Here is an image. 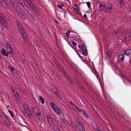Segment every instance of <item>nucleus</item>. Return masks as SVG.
I'll use <instances>...</instances> for the list:
<instances>
[{
    "instance_id": "obj_55",
    "label": "nucleus",
    "mask_w": 131,
    "mask_h": 131,
    "mask_svg": "<svg viewBox=\"0 0 131 131\" xmlns=\"http://www.w3.org/2000/svg\"><path fill=\"white\" fill-rule=\"evenodd\" d=\"M67 78L68 80L69 81H70V80H71L70 78L67 75Z\"/></svg>"
},
{
    "instance_id": "obj_13",
    "label": "nucleus",
    "mask_w": 131,
    "mask_h": 131,
    "mask_svg": "<svg viewBox=\"0 0 131 131\" xmlns=\"http://www.w3.org/2000/svg\"><path fill=\"white\" fill-rule=\"evenodd\" d=\"M10 3L12 4V6L14 7V8H15V5H17V2L15 1V0H12Z\"/></svg>"
},
{
    "instance_id": "obj_45",
    "label": "nucleus",
    "mask_w": 131,
    "mask_h": 131,
    "mask_svg": "<svg viewBox=\"0 0 131 131\" xmlns=\"http://www.w3.org/2000/svg\"><path fill=\"white\" fill-rule=\"evenodd\" d=\"M22 104L23 106L25 108H27V107H28L27 105L26 104H25V103H23Z\"/></svg>"
},
{
    "instance_id": "obj_47",
    "label": "nucleus",
    "mask_w": 131,
    "mask_h": 131,
    "mask_svg": "<svg viewBox=\"0 0 131 131\" xmlns=\"http://www.w3.org/2000/svg\"><path fill=\"white\" fill-rule=\"evenodd\" d=\"M1 115L0 114V118H2L3 117V111H1Z\"/></svg>"
},
{
    "instance_id": "obj_33",
    "label": "nucleus",
    "mask_w": 131,
    "mask_h": 131,
    "mask_svg": "<svg viewBox=\"0 0 131 131\" xmlns=\"http://www.w3.org/2000/svg\"><path fill=\"white\" fill-rule=\"evenodd\" d=\"M24 6H23V7L24 8L26 9L27 10H28L30 8L27 6L25 4H24Z\"/></svg>"
},
{
    "instance_id": "obj_37",
    "label": "nucleus",
    "mask_w": 131,
    "mask_h": 131,
    "mask_svg": "<svg viewBox=\"0 0 131 131\" xmlns=\"http://www.w3.org/2000/svg\"><path fill=\"white\" fill-rule=\"evenodd\" d=\"M0 22L1 23L3 24H4L5 23H6V22H7V21L6 20L5 18V19H4L3 20H1L0 21Z\"/></svg>"
},
{
    "instance_id": "obj_24",
    "label": "nucleus",
    "mask_w": 131,
    "mask_h": 131,
    "mask_svg": "<svg viewBox=\"0 0 131 131\" xmlns=\"http://www.w3.org/2000/svg\"><path fill=\"white\" fill-rule=\"evenodd\" d=\"M17 13H18L19 15L21 17L23 16V15H24V13L22 11V9L21 10V11L20 10V11H19L18 12H17Z\"/></svg>"
},
{
    "instance_id": "obj_53",
    "label": "nucleus",
    "mask_w": 131,
    "mask_h": 131,
    "mask_svg": "<svg viewBox=\"0 0 131 131\" xmlns=\"http://www.w3.org/2000/svg\"><path fill=\"white\" fill-rule=\"evenodd\" d=\"M112 25L111 24H110L109 25V26H108V29H111L112 27Z\"/></svg>"
},
{
    "instance_id": "obj_54",
    "label": "nucleus",
    "mask_w": 131,
    "mask_h": 131,
    "mask_svg": "<svg viewBox=\"0 0 131 131\" xmlns=\"http://www.w3.org/2000/svg\"><path fill=\"white\" fill-rule=\"evenodd\" d=\"M77 83L78 86L79 88H80L81 85L79 82H77Z\"/></svg>"
},
{
    "instance_id": "obj_40",
    "label": "nucleus",
    "mask_w": 131,
    "mask_h": 131,
    "mask_svg": "<svg viewBox=\"0 0 131 131\" xmlns=\"http://www.w3.org/2000/svg\"><path fill=\"white\" fill-rule=\"evenodd\" d=\"M88 6V7L89 8L91 7V3L90 2H86Z\"/></svg>"
},
{
    "instance_id": "obj_39",
    "label": "nucleus",
    "mask_w": 131,
    "mask_h": 131,
    "mask_svg": "<svg viewBox=\"0 0 131 131\" xmlns=\"http://www.w3.org/2000/svg\"><path fill=\"white\" fill-rule=\"evenodd\" d=\"M79 8V7L78 5H75L74 6V8L75 9L78 10V8Z\"/></svg>"
},
{
    "instance_id": "obj_16",
    "label": "nucleus",
    "mask_w": 131,
    "mask_h": 131,
    "mask_svg": "<svg viewBox=\"0 0 131 131\" xmlns=\"http://www.w3.org/2000/svg\"><path fill=\"white\" fill-rule=\"evenodd\" d=\"M4 124L8 126H10V123L9 120L8 119H5Z\"/></svg>"
},
{
    "instance_id": "obj_29",
    "label": "nucleus",
    "mask_w": 131,
    "mask_h": 131,
    "mask_svg": "<svg viewBox=\"0 0 131 131\" xmlns=\"http://www.w3.org/2000/svg\"><path fill=\"white\" fill-rule=\"evenodd\" d=\"M112 6L110 4H108L106 6V8L110 10L111 11L112 10Z\"/></svg>"
},
{
    "instance_id": "obj_34",
    "label": "nucleus",
    "mask_w": 131,
    "mask_h": 131,
    "mask_svg": "<svg viewBox=\"0 0 131 131\" xmlns=\"http://www.w3.org/2000/svg\"><path fill=\"white\" fill-rule=\"evenodd\" d=\"M70 32V30H68L66 33V37L68 38H69Z\"/></svg>"
},
{
    "instance_id": "obj_42",
    "label": "nucleus",
    "mask_w": 131,
    "mask_h": 131,
    "mask_svg": "<svg viewBox=\"0 0 131 131\" xmlns=\"http://www.w3.org/2000/svg\"><path fill=\"white\" fill-rule=\"evenodd\" d=\"M8 67L12 71H13L14 70V68L11 66H8Z\"/></svg>"
},
{
    "instance_id": "obj_52",
    "label": "nucleus",
    "mask_w": 131,
    "mask_h": 131,
    "mask_svg": "<svg viewBox=\"0 0 131 131\" xmlns=\"http://www.w3.org/2000/svg\"><path fill=\"white\" fill-rule=\"evenodd\" d=\"M77 110L78 112H83V110L80 109V108H78V109H77Z\"/></svg>"
},
{
    "instance_id": "obj_2",
    "label": "nucleus",
    "mask_w": 131,
    "mask_h": 131,
    "mask_svg": "<svg viewBox=\"0 0 131 131\" xmlns=\"http://www.w3.org/2000/svg\"><path fill=\"white\" fill-rule=\"evenodd\" d=\"M27 11L29 14L30 15V16L32 18V20H33L35 21L36 19H35V16L33 15L31 9H29L28 10H27Z\"/></svg>"
},
{
    "instance_id": "obj_64",
    "label": "nucleus",
    "mask_w": 131,
    "mask_h": 131,
    "mask_svg": "<svg viewBox=\"0 0 131 131\" xmlns=\"http://www.w3.org/2000/svg\"><path fill=\"white\" fill-rule=\"evenodd\" d=\"M97 131H101V130L99 128L98 129H97V130H96Z\"/></svg>"
},
{
    "instance_id": "obj_56",
    "label": "nucleus",
    "mask_w": 131,
    "mask_h": 131,
    "mask_svg": "<svg viewBox=\"0 0 131 131\" xmlns=\"http://www.w3.org/2000/svg\"><path fill=\"white\" fill-rule=\"evenodd\" d=\"M53 107V110H55L57 108H58L56 105H55V106H54V107Z\"/></svg>"
},
{
    "instance_id": "obj_50",
    "label": "nucleus",
    "mask_w": 131,
    "mask_h": 131,
    "mask_svg": "<svg viewBox=\"0 0 131 131\" xmlns=\"http://www.w3.org/2000/svg\"><path fill=\"white\" fill-rule=\"evenodd\" d=\"M25 1L27 3L29 4V3H31V2H32L31 0H25Z\"/></svg>"
},
{
    "instance_id": "obj_51",
    "label": "nucleus",
    "mask_w": 131,
    "mask_h": 131,
    "mask_svg": "<svg viewBox=\"0 0 131 131\" xmlns=\"http://www.w3.org/2000/svg\"><path fill=\"white\" fill-rule=\"evenodd\" d=\"M50 104L52 106V107H54V106H55V104L51 102L50 103Z\"/></svg>"
},
{
    "instance_id": "obj_11",
    "label": "nucleus",
    "mask_w": 131,
    "mask_h": 131,
    "mask_svg": "<svg viewBox=\"0 0 131 131\" xmlns=\"http://www.w3.org/2000/svg\"><path fill=\"white\" fill-rule=\"evenodd\" d=\"M29 5L31 8L33 10H34L35 9H36V8L35 6L32 2H31V3H29Z\"/></svg>"
},
{
    "instance_id": "obj_20",
    "label": "nucleus",
    "mask_w": 131,
    "mask_h": 131,
    "mask_svg": "<svg viewBox=\"0 0 131 131\" xmlns=\"http://www.w3.org/2000/svg\"><path fill=\"white\" fill-rule=\"evenodd\" d=\"M5 46H6V49H7V50L11 48V46L8 43H6L5 44Z\"/></svg>"
},
{
    "instance_id": "obj_26",
    "label": "nucleus",
    "mask_w": 131,
    "mask_h": 131,
    "mask_svg": "<svg viewBox=\"0 0 131 131\" xmlns=\"http://www.w3.org/2000/svg\"><path fill=\"white\" fill-rule=\"evenodd\" d=\"M34 13L37 15H39L40 14L38 12V10L37 9V8L35 9L34 10H33Z\"/></svg>"
},
{
    "instance_id": "obj_59",
    "label": "nucleus",
    "mask_w": 131,
    "mask_h": 131,
    "mask_svg": "<svg viewBox=\"0 0 131 131\" xmlns=\"http://www.w3.org/2000/svg\"><path fill=\"white\" fill-rule=\"evenodd\" d=\"M95 128L96 129V130H97V129H98L99 128V127H98V126H97V125H96L95 126Z\"/></svg>"
},
{
    "instance_id": "obj_3",
    "label": "nucleus",
    "mask_w": 131,
    "mask_h": 131,
    "mask_svg": "<svg viewBox=\"0 0 131 131\" xmlns=\"http://www.w3.org/2000/svg\"><path fill=\"white\" fill-rule=\"evenodd\" d=\"M13 94L15 95L17 101H18L19 100V96L17 91L15 90L14 89L13 90Z\"/></svg>"
},
{
    "instance_id": "obj_38",
    "label": "nucleus",
    "mask_w": 131,
    "mask_h": 131,
    "mask_svg": "<svg viewBox=\"0 0 131 131\" xmlns=\"http://www.w3.org/2000/svg\"><path fill=\"white\" fill-rule=\"evenodd\" d=\"M8 111L9 112L10 115L13 118H14V115H13V113L11 111L9 110H8Z\"/></svg>"
},
{
    "instance_id": "obj_9",
    "label": "nucleus",
    "mask_w": 131,
    "mask_h": 131,
    "mask_svg": "<svg viewBox=\"0 0 131 131\" xmlns=\"http://www.w3.org/2000/svg\"><path fill=\"white\" fill-rule=\"evenodd\" d=\"M119 2L120 7H123L124 5L125 0H119Z\"/></svg>"
},
{
    "instance_id": "obj_49",
    "label": "nucleus",
    "mask_w": 131,
    "mask_h": 131,
    "mask_svg": "<svg viewBox=\"0 0 131 131\" xmlns=\"http://www.w3.org/2000/svg\"><path fill=\"white\" fill-rule=\"evenodd\" d=\"M26 109L25 110L26 112L28 113V112H29V111H30V109L28 108L27 107V108H26Z\"/></svg>"
},
{
    "instance_id": "obj_17",
    "label": "nucleus",
    "mask_w": 131,
    "mask_h": 131,
    "mask_svg": "<svg viewBox=\"0 0 131 131\" xmlns=\"http://www.w3.org/2000/svg\"><path fill=\"white\" fill-rule=\"evenodd\" d=\"M5 18V16L1 13L0 12V21L2 20H3Z\"/></svg>"
},
{
    "instance_id": "obj_10",
    "label": "nucleus",
    "mask_w": 131,
    "mask_h": 131,
    "mask_svg": "<svg viewBox=\"0 0 131 131\" xmlns=\"http://www.w3.org/2000/svg\"><path fill=\"white\" fill-rule=\"evenodd\" d=\"M56 90L55 92H54V93L58 96L59 98L61 99L62 97L61 94L58 92L56 88H55Z\"/></svg>"
},
{
    "instance_id": "obj_32",
    "label": "nucleus",
    "mask_w": 131,
    "mask_h": 131,
    "mask_svg": "<svg viewBox=\"0 0 131 131\" xmlns=\"http://www.w3.org/2000/svg\"><path fill=\"white\" fill-rule=\"evenodd\" d=\"M7 50L10 54H11L13 53V50L11 48V47L8 49Z\"/></svg>"
},
{
    "instance_id": "obj_48",
    "label": "nucleus",
    "mask_w": 131,
    "mask_h": 131,
    "mask_svg": "<svg viewBox=\"0 0 131 131\" xmlns=\"http://www.w3.org/2000/svg\"><path fill=\"white\" fill-rule=\"evenodd\" d=\"M71 42L73 46H76L77 45V43L74 42L73 40H72L71 41Z\"/></svg>"
},
{
    "instance_id": "obj_61",
    "label": "nucleus",
    "mask_w": 131,
    "mask_h": 131,
    "mask_svg": "<svg viewBox=\"0 0 131 131\" xmlns=\"http://www.w3.org/2000/svg\"><path fill=\"white\" fill-rule=\"evenodd\" d=\"M83 17L84 18H87V17H86V15L85 14H84V15Z\"/></svg>"
},
{
    "instance_id": "obj_14",
    "label": "nucleus",
    "mask_w": 131,
    "mask_h": 131,
    "mask_svg": "<svg viewBox=\"0 0 131 131\" xmlns=\"http://www.w3.org/2000/svg\"><path fill=\"white\" fill-rule=\"evenodd\" d=\"M20 60L23 64L25 63V61L24 56L22 54L20 57Z\"/></svg>"
},
{
    "instance_id": "obj_60",
    "label": "nucleus",
    "mask_w": 131,
    "mask_h": 131,
    "mask_svg": "<svg viewBox=\"0 0 131 131\" xmlns=\"http://www.w3.org/2000/svg\"><path fill=\"white\" fill-rule=\"evenodd\" d=\"M124 41L125 42H127V38L126 37H125L124 38Z\"/></svg>"
},
{
    "instance_id": "obj_1",
    "label": "nucleus",
    "mask_w": 131,
    "mask_h": 131,
    "mask_svg": "<svg viewBox=\"0 0 131 131\" xmlns=\"http://www.w3.org/2000/svg\"><path fill=\"white\" fill-rule=\"evenodd\" d=\"M81 47L82 54L86 56L87 54V50L84 44H83L82 45Z\"/></svg>"
},
{
    "instance_id": "obj_8",
    "label": "nucleus",
    "mask_w": 131,
    "mask_h": 131,
    "mask_svg": "<svg viewBox=\"0 0 131 131\" xmlns=\"http://www.w3.org/2000/svg\"><path fill=\"white\" fill-rule=\"evenodd\" d=\"M1 3L3 6L6 9L8 8V5L7 3L4 0L3 1V2H2Z\"/></svg>"
},
{
    "instance_id": "obj_5",
    "label": "nucleus",
    "mask_w": 131,
    "mask_h": 131,
    "mask_svg": "<svg viewBox=\"0 0 131 131\" xmlns=\"http://www.w3.org/2000/svg\"><path fill=\"white\" fill-rule=\"evenodd\" d=\"M21 33V34L23 36V38L24 39V41L26 42H27V36H26L25 32L24 31V32H23L22 33Z\"/></svg>"
},
{
    "instance_id": "obj_31",
    "label": "nucleus",
    "mask_w": 131,
    "mask_h": 131,
    "mask_svg": "<svg viewBox=\"0 0 131 131\" xmlns=\"http://www.w3.org/2000/svg\"><path fill=\"white\" fill-rule=\"evenodd\" d=\"M105 4L104 3H101L100 5V8H101V7H102L103 8V9H104L105 7Z\"/></svg>"
},
{
    "instance_id": "obj_58",
    "label": "nucleus",
    "mask_w": 131,
    "mask_h": 131,
    "mask_svg": "<svg viewBox=\"0 0 131 131\" xmlns=\"http://www.w3.org/2000/svg\"><path fill=\"white\" fill-rule=\"evenodd\" d=\"M3 114L4 116V117L5 118V119H7V116L4 113Z\"/></svg>"
},
{
    "instance_id": "obj_30",
    "label": "nucleus",
    "mask_w": 131,
    "mask_h": 131,
    "mask_svg": "<svg viewBox=\"0 0 131 131\" xmlns=\"http://www.w3.org/2000/svg\"><path fill=\"white\" fill-rule=\"evenodd\" d=\"M112 51L110 50H108L107 53V54L108 56V57H109L110 55H111L112 54Z\"/></svg>"
},
{
    "instance_id": "obj_21",
    "label": "nucleus",
    "mask_w": 131,
    "mask_h": 131,
    "mask_svg": "<svg viewBox=\"0 0 131 131\" xmlns=\"http://www.w3.org/2000/svg\"><path fill=\"white\" fill-rule=\"evenodd\" d=\"M64 5L61 3H59L58 5V7L60 9H62V7L64 6Z\"/></svg>"
},
{
    "instance_id": "obj_15",
    "label": "nucleus",
    "mask_w": 131,
    "mask_h": 131,
    "mask_svg": "<svg viewBox=\"0 0 131 131\" xmlns=\"http://www.w3.org/2000/svg\"><path fill=\"white\" fill-rule=\"evenodd\" d=\"M75 124L76 125H77V126L79 129H80V128H81L82 127H83V124L81 123V122H80L78 123H75Z\"/></svg>"
},
{
    "instance_id": "obj_23",
    "label": "nucleus",
    "mask_w": 131,
    "mask_h": 131,
    "mask_svg": "<svg viewBox=\"0 0 131 131\" xmlns=\"http://www.w3.org/2000/svg\"><path fill=\"white\" fill-rule=\"evenodd\" d=\"M83 114L85 117H86L87 118H89L88 116L87 115L86 113V112L85 110H83Z\"/></svg>"
},
{
    "instance_id": "obj_19",
    "label": "nucleus",
    "mask_w": 131,
    "mask_h": 131,
    "mask_svg": "<svg viewBox=\"0 0 131 131\" xmlns=\"http://www.w3.org/2000/svg\"><path fill=\"white\" fill-rule=\"evenodd\" d=\"M39 100L41 101V102L42 104L44 103L45 101L44 99L42 97V96L41 95L39 96Z\"/></svg>"
},
{
    "instance_id": "obj_4",
    "label": "nucleus",
    "mask_w": 131,
    "mask_h": 131,
    "mask_svg": "<svg viewBox=\"0 0 131 131\" xmlns=\"http://www.w3.org/2000/svg\"><path fill=\"white\" fill-rule=\"evenodd\" d=\"M1 53L4 56H5L7 57L8 56V52H6V50L4 49H1Z\"/></svg>"
},
{
    "instance_id": "obj_36",
    "label": "nucleus",
    "mask_w": 131,
    "mask_h": 131,
    "mask_svg": "<svg viewBox=\"0 0 131 131\" xmlns=\"http://www.w3.org/2000/svg\"><path fill=\"white\" fill-rule=\"evenodd\" d=\"M23 6V7L24 6V4H25L24 1L23 0H21L19 2Z\"/></svg>"
},
{
    "instance_id": "obj_44",
    "label": "nucleus",
    "mask_w": 131,
    "mask_h": 131,
    "mask_svg": "<svg viewBox=\"0 0 131 131\" xmlns=\"http://www.w3.org/2000/svg\"><path fill=\"white\" fill-rule=\"evenodd\" d=\"M79 129L80 131H85V130L84 128V127H82L80 128Z\"/></svg>"
},
{
    "instance_id": "obj_28",
    "label": "nucleus",
    "mask_w": 131,
    "mask_h": 131,
    "mask_svg": "<svg viewBox=\"0 0 131 131\" xmlns=\"http://www.w3.org/2000/svg\"><path fill=\"white\" fill-rule=\"evenodd\" d=\"M35 114H37L39 118H40V117L41 116V113L39 111L38 112H37Z\"/></svg>"
},
{
    "instance_id": "obj_27",
    "label": "nucleus",
    "mask_w": 131,
    "mask_h": 131,
    "mask_svg": "<svg viewBox=\"0 0 131 131\" xmlns=\"http://www.w3.org/2000/svg\"><path fill=\"white\" fill-rule=\"evenodd\" d=\"M54 111L58 114L59 115L60 113V111L57 108L54 110Z\"/></svg>"
},
{
    "instance_id": "obj_46",
    "label": "nucleus",
    "mask_w": 131,
    "mask_h": 131,
    "mask_svg": "<svg viewBox=\"0 0 131 131\" xmlns=\"http://www.w3.org/2000/svg\"><path fill=\"white\" fill-rule=\"evenodd\" d=\"M62 72L63 73L65 74V75H66V74H67V75H68V74L67 73H66V71L63 70V68H62Z\"/></svg>"
},
{
    "instance_id": "obj_41",
    "label": "nucleus",
    "mask_w": 131,
    "mask_h": 131,
    "mask_svg": "<svg viewBox=\"0 0 131 131\" xmlns=\"http://www.w3.org/2000/svg\"><path fill=\"white\" fill-rule=\"evenodd\" d=\"M80 122V118L79 117H77L76 119V121H75L76 123H78Z\"/></svg>"
},
{
    "instance_id": "obj_43",
    "label": "nucleus",
    "mask_w": 131,
    "mask_h": 131,
    "mask_svg": "<svg viewBox=\"0 0 131 131\" xmlns=\"http://www.w3.org/2000/svg\"><path fill=\"white\" fill-rule=\"evenodd\" d=\"M27 113L29 116H32V113L30 111L28 113Z\"/></svg>"
},
{
    "instance_id": "obj_12",
    "label": "nucleus",
    "mask_w": 131,
    "mask_h": 131,
    "mask_svg": "<svg viewBox=\"0 0 131 131\" xmlns=\"http://www.w3.org/2000/svg\"><path fill=\"white\" fill-rule=\"evenodd\" d=\"M14 8L15 9L17 12H18L19 11H20V10L21 11V10L18 4H17V5L15 7V8Z\"/></svg>"
},
{
    "instance_id": "obj_6",
    "label": "nucleus",
    "mask_w": 131,
    "mask_h": 131,
    "mask_svg": "<svg viewBox=\"0 0 131 131\" xmlns=\"http://www.w3.org/2000/svg\"><path fill=\"white\" fill-rule=\"evenodd\" d=\"M17 27L20 33L24 31V29L23 28L21 24H18Z\"/></svg>"
},
{
    "instance_id": "obj_22",
    "label": "nucleus",
    "mask_w": 131,
    "mask_h": 131,
    "mask_svg": "<svg viewBox=\"0 0 131 131\" xmlns=\"http://www.w3.org/2000/svg\"><path fill=\"white\" fill-rule=\"evenodd\" d=\"M46 117L49 123L51 121L52 118L49 115H47L46 116Z\"/></svg>"
},
{
    "instance_id": "obj_35",
    "label": "nucleus",
    "mask_w": 131,
    "mask_h": 131,
    "mask_svg": "<svg viewBox=\"0 0 131 131\" xmlns=\"http://www.w3.org/2000/svg\"><path fill=\"white\" fill-rule=\"evenodd\" d=\"M3 25L6 28H7L8 27L7 22H6V23L3 24Z\"/></svg>"
},
{
    "instance_id": "obj_63",
    "label": "nucleus",
    "mask_w": 131,
    "mask_h": 131,
    "mask_svg": "<svg viewBox=\"0 0 131 131\" xmlns=\"http://www.w3.org/2000/svg\"><path fill=\"white\" fill-rule=\"evenodd\" d=\"M70 103L71 104H72L73 106H75V105L74 104L72 103V102H70Z\"/></svg>"
},
{
    "instance_id": "obj_57",
    "label": "nucleus",
    "mask_w": 131,
    "mask_h": 131,
    "mask_svg": "<svg viewBox=\"0 0 131 131\" xmlns=\"http://www.w3.org/2000/svg\"><path fill=\"white\" fill-rule=\"evenodd\" d=\"M21 17L24 20L26 19V17L24 16V15H23V16H22Z\"/></svg>"
},
{
    "instance_id": "obj_7",
    "label": "nucleus",
    "mask_w": 131,
    "mask_h": 131,
    "mask_svg": "<svg viewBox=\"0 0 131 131\" xmlns=\"http://www.w3.org/2000/svg\"><path fill=\"white\" fill-rule=\"evenodd\" d=\"M125 55L127 56H129L131 55V50L127 49L124 52Z\"/></svg>"
},
{
    "instance_id": "obj_18",
    "label": "nucleus",
    "mask_w": 131,
    "mask_h": 131,
    "mask_svg": "<svg viewBox=\"0 0 131 131\" xmlns=\"http://www.w3.org/2000/svg\"><path fill=\"white\" fill-rule=\"evenodd\" d=\"M119 59H121V62H122L123 61L124 59V55L123 54H122L119 55Z\"/></svg>"
},
{
    "instance_id": "obj_25",
    "label": "nucleus",
    "mask_w": 131,
    "mask_h": 131,
    "mask_svg": "<svg viewBox=\"0 0 131 131\" xmlns=\"http://www.w3.org/2000/svg\"><path fill=\"white\" fill-rule=\"evenodd\" d=\"M33 110L34 112L35 113L39 111L38 109L36 107L34 108L33 109Z\"/></svg>"
},
{
    "instance_id": "obj_62",
    "label": "nucleus",
    "mask_w": 131,
    "mask_h": 131,
    "mask_svg": "<svg viewBox=\"0 0 131 131\" xmlns=\"http://www.w3.org/2000/svg\"><path fill=\"white\" fill-rule=\"evenodd\" d=\"M99 0H94L95 1L94 2H96V4L98 2Z\"/></svg>"
}]
</instances>
